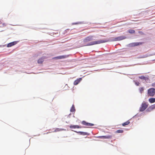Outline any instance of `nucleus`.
Returning a JSON list of instances; mask_svg holds the SVG:
<instances>
[{
  "label": "nucleus",
  "mask_w": 155,
  "mask_h": 155,
  "mask_svg": "<svg viewBox=\"0 0 155 155\" xmlns=\"http://www.w3.org/2000/svg\"><path fill=\"white\" fill-rule=\"evenodd\" d=\"M109 40L102 39L99 40L91 42L87 44L86 46L92 45L96 44H98L108 42Z\"/></svg>",
  "instance_id": "obj_1"
},
{
  "label": "nucleus",
  "mask_w": 155,
  "mask_h": 155,
  "mask_svg": "<svg viewBox=\"0 0 155 155\" xmlns=\"http://www.w3.org/2000/svg\"><path fill=\"white\" fill-rule=\"evenodd\" d=\"M155 94V89L154 88H151L147 90V94L150 97L153 96Z\"/></svg>",
  "instance_id": "obj_2"
},
{
  "label": "nucleus",
  "mask_w": 155,
  "mask_h": 155,
  "mask_svg": "<svg viewBox=\"0 0 155 155\" xmlns=\"http://www.w3.org/2000/svg\"><path fill=\"white\" fill-rule=\"evenodd\" d=\"M148 104L145 102H143L141 104V106L140 108V111L144 110L148 107Z\"/></svg>",
  "instance_id": "obj_3"
},
{
  "label": "nucleus",
  "mask_w": 155,
  "mask_h": 155,
  "mask_svg": "<svg viewBox=\"0 0 155 155\" xmlns=\"http://www.w3.org/2000/svg\"><path fill=\"white\" fill-rule=\"evenodd\" d=\"M93 38L94 36H89L86 37L83 40V42L84 43H86L93 40Z\"/></svg>",
  "instance_id": "obj_4"
},
{
  "label": "nucleus",
  "mask_w": 155,
  "mask_h": 155,
  "mask_svg": "<svg viewBox=\"0 0 155 155\" xmlns=\"http://www.w3.org/2000/svg\"><path fill=\"white\" fill-rule=\"evenodd\" d=\"M126 38V37L123 36H119L114 38L111 41H117L123 40Z\"/></svg>",
  "instance_id": "obj_5"
},
{
  "label": "nucleus",
  "mask_w": 155,
  "mask_h": 155,
  "mask_svg": "<svg viewBox=\"0 0 155 155\" xmlns=\"http://www.w3.org/2000/svg\"><path fill=\"white\" fill-rule=\"evenodd\" d=\"M81 123L82 124L88 127L92 126L94 125V124L87 122L85 121H83Z\"/></svg>",
  "instance_id": "obj_6"
},
{
  "label": "nucleus",
  "mask_w": 155,
  "mask_h": 155,
  "mask_svg": "<svg viewBox=\"0 0 155 155\" xmlns=\"http://www.w3.org/2000/svg\"><path fill=\"white\" fill-rule=\"evenodd\" d=\"M17 41H15L10 43L7 44V47H11L16 44L17 43Z\"/></svg>",
  "instance_id": "obj_7"
},
{
  "label": "nucleus",
  "mask_w": 155,
  "mask_h": 155,
  "mask_svg": "<svg viewBox=\"0 0 155 155\" xmlns=\"http://www.w3.org/2000/svg\"><path fill=\"white\" fill-rule=\"evenodd\" d=\"M142 44V43L141 42H134L131 43L130 44V45L134 47L140 45H141Z\"/></svg>",
  "instance_id": "obj_8"
},
{
  "label": "nucleus",
  "mask_w": 155,
  "mask_h": 155,
  "mask_svg": "<svg viewBox=\"0 0 155 155\" xmlns=\"http://www.w3.org/2000/svg\"><path fill=\"white\" fill-rule=\"evenodd\" d=\"M69 127L70 128L72 129H75V128H81V127H80L78 125H71Z\"/></svg>",
  "instance_id": "obj_9"
},
{
  "label": "nucleus",
  "mask_w": 155,
  "mask_h": 155,
  "mask_svg": "<svg viewBox=\"0 0 155 155\" xmlns=\"http://www.w3.org/2000/svg\"><path fill=\"white\" fill-rule=\"evenodd\" d=\"M154 109H155V104L152 105L149 107L147 110L148 111H150Z\"/></svg>",
  "instance_id": "obj_10"
},
{
  "label": "nucleus",
  "mask_w": 155,
  "mask_h": 155,
  "mask_svg": "<svg viewBox=\"0 0 155 155\" xmlns=\"http://www.w3.org/2000/svg\"><path fill=\"white\" fill-rule=\"evenodd\" d=\"M68 56L64 55L61 56H59L57 57H55L54 58L56 59H63L67 58Z\"/></svg>",
  "instance_id": "obj_11"
},
{
  "label": "nucleus",
  "mask_w": 155,
  "mask_h": 155,
  "mask_svg": "<svg viewBox=\"0 0 155 155\" xmlns=\"http://www.w3.org/2000/svg\"><path fill=\"white\" fill-rule=\"evenodd\" d=\"M81 78H79L78 79H77V80L75 81L74 82V85H77L81 81Z\"/></svg>",
  "instance_id": "obj_12"
},
{
  "label": "nucleus",
  "mask_w": 155,
  "mask_h": 155,
  "mask_svg": "<svg viewBox=\"0 0 155 155\" xmlns=\"http://www.w3.org/2000/svg\"><path fill=\"white\" fill-rule=\"evenodd\" d=\"M6 24L3 23L1 20H0V27H3L6 26Z\"/></svg>",
  "instance_id": "obj_13"
},
{
  "label": "nucleus",
  "mask_w": 155,
  "mask_h": 155,
  "mask_svg": "<svg viewBox=\"0 0 155 155\" xmlns=\"http://www.w3.org/2000/svg\"><path fill=\"white\" fill-rule=\"evenodd\" d=\"M149 101L150 103H153L155 102V98H151L149 99Z\"/></svg>",
  "instance_id": "obj_14"
},
{
  "label": "nucleus",
  "mask_w": 155,
  "mask_h": 155,
  "mask_svg": "<svg viewBox=\"0 0 155 155\" xmlns=\"http://www.w3.org/2000/svg\"><path fill=\"white\" fill-rule=\"evenodd\" d=\"M44 59L43 58H39L38 61V64H42L44 61Z\"/></svg>",
  "instance_id": "obj_15"
},
{
  "label": "nucleus",
  "mask_w": 155,
  "mask_h": 155,
  "mask_svg": "<svg viewBox=\"0 0 155 155\" xmlns=\"http://www.w3.org/2000/svg\"><path fill=\"white\" fill-rule=\"evenodd\" d=\"M139 78L141 79L145 80H147L149 79V78H148L144 76H142L139 77Z\"/></svg>",
  "instance_id": "obj_16"
},
{
  "label": "nucleus",
  "mask_w": 155,
  "mask_h": 155,
  "mask_svg": "<svg viewBox=\"0 0 155 155\" xmlns=\"http://www.w3.org/2000/svg\"><path fill=\"white\" fill-rule=\"evenodd\" d=\"M130 122L129 121V120H128L126 122L122 124V126H124L126 125H128L130 123Z\"/></svg>",
  "instance_id": "obj_17"
},
{
  "label": "nucleus",
  "mask_w": 155,
  "mask_h": 155,
  "mask_svg": "<svg viewBox=\"0 0 155 155\" xmlns=\"http://www.w3.org/2000/svg\"><path fill=\"white\" fill-rule=\"evenodd\" d=\"M112 136L109 135L107 136H103V139H110L112 138Z\"/></svg>",
  "instance_id": "obj_18"
},
{
  "label": "nucleus",
  "mask_w": 155,
  "mask_h": 155,
  "mask_svg": "<svg viewBox=\"0 0 155 155\" xmlns=\"http://www.w3.org/2000/svg\"><path fill=\"white\" fill-rule=\"evenodd\" d=\"M124 132V130H119L116 131L115 133H122Z\"/></svg>",
  "instance_id": "obj_19"
},
{
  "label": "nucleus",
  "mask_w": 155,
  "mask_h": 155,
  "mask_svg": "<svg viewBox=\"0 0 155 155\" xmlns=\"http://www.w3.org/2000/svg\"><path fill=\"white\" fill-rule=\"evenodd\" d=\"M75 111L74 107V105H73L71 107V108L70 110V111L72 112H74Z\"/></svg>",
  "instance_id": "obj_20"
},
{
  "label": "nucleus",
  "mask_w": 155,
  "mask_h": 155,
  "mask_svg": "<svg viewBox=\"0 0 155 155\" xmlns=\"http://www.w3.org/2000/svg\"><path fill=\"white\" fill-rule=\"evenodd\" d=\"M144 87H140L139 88V91H140V92L141 93H142L144 91Z\"/></svg>",
  "instance_id": "obj_21"
},
{
  "label": "nucleus",
  "mask_w": 155,
  "mask_h": 155,
  "mask_svg": "<svg viewBox=\"0 0 155 155\" xmlns=\"http://www.w3.org/2000/svg\"><path fill=\"white\" fill-rule=\"evenodd\" d=\"M63 130V129H59V128H56L55 129V130L54 131V132H56L58 131H61Z\"/></svg>",
  "instance_id": "obj_22"
},
{
  "label": "nucleus",
  "mask_w": 155,
  "mask_h": 155,
  "mask_svg": "<svg viewBox=\"0 0 155 155\" xmlns=\"http://www.w3.org/2000/svg\"><path fill=\"white\" fill-rule=\"evenodd\" d=\"M128 32L129 33L131 34L134 33L135 32V31L134 30L130 29L129 30Z\"/></svg>",
  "instance_id": "obj_23"
},
{
  "label": "nucleus",
  "mask_w": 155,
  "mask_h": 155,
  "mask_svg": "<svg viewBox=\"0 0 155 155\" xmlns=\"http://www.w3.org/2000/svg\"><path fill=\"white\" fill-rule=\"evenodd\" d=\"M77 133H80L81 134H83V135H86V133L85 132H81L79 131L78 132H77Z\"/></svg>",
  "instance_id": "obj_24"
},
{
  "label": "nucleus",
  "mask_w": 155,
  "mask_h": 155,
  "mask_svg": "<svg viewBox=\"0 0 155 155\" xmlns=\"http://www.w3.org/2000/svg\"><path fill=\"white\" fill-rule=\"evenodd\" d=\"M140 83L139 82H135V84L137 86H139L140 84Z\"/></svg>",
  "instance_id": "obj_25"
},
{
  "label": "nucleus",
  "mask_w": 155,
  "mask_h": 155,
  "mask_svg": "<svg viewBox=\"0 0 155 155\" xmlns=\"http://www.w3.org/2000/svg\"><path fill=\"white\" fill-rule=\"evenodd\" d=\"M151 86L153 87H155V83H152L151 84Z\"/></svg>",
  "instance_id": "obj_26"
},
{
  "label": "nucleus",
  "mask_w": 155,
  "mask_h": 155,
  "mask_svg": "<svg viewBox=\"0 0 155 155\" xmlns=\"http://www.w3.org/2000/svg\"><path fill=\"white\" fill-rule=\"evenodd\" d=\"M97 137L98 138L103 139V136H100Z\"/></svg>",
  "instance_id": "obj_27"
},
{
  "label": "nucleus",
  "mask_w": 155,
  "mask_h": 155,
  "mask_svg": "<svg viewBox=\"0 0 155 155\" xmlns=\"http://www.w3.org/2000/svg\"><path fill=\"white\" fill-rule=\"evenodd\" d=\"M139 33H141V32H141V31H139Z\"/></svg>",
  "instance_id": "obj_28"
}]
</instances>
